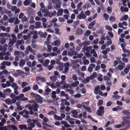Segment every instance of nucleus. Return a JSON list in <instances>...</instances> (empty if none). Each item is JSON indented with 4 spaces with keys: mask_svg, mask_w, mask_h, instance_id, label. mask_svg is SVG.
<instances>
[{
    "mask_svg": "<svg viewBox=\"0 0 130 130\" xmlns=\"http://www.w3.org/2000/svg\"><path fill=\"white\" fill-rule=\"evenodd\" d=\"M127 119H130V116L124 117H123L122 119L123 120V126H124L126 124H127V125L128 126H130V120H128Z\"/></svg>",
    "mask_w": 130,
    "mask_h": 130,
    "instance_id": "1",
    "label": "nucleus"
},
{
    "mask_svg": "<svg viewBox=\"0 0 130 130\" xmlns=\"http://www.w3.org/2000/svg\"><path fill=\"white\" fill-rule=\"evenodd\" d=\"M104 107L103 106H100L97 110L96 114L99 116L103 115L104 114Z\"/></svg>",
    "mask_w": 130,
    "mask_h": 130,
    "instance_id": "2",
    "label": "nucleus"
},
{
    "mask_svg": "<svg viewBox=\"0 0 130 130\" xmlns=\"http://www.w3.org/2000/svg\"><path fill=\"white\" fill-rule=\"evenodd\" d=\"M87 16L84 14L83 11H82L80 14H78L77 16V18L79 19H84Z\"/></svg>",
    "mask_w": 130,
    "mask_h": 130,
    "instance_id": "3",
    "label": "nucleus"
},
{
    "mask_svg": "<svg viewBox=\"0 0 130 130\" xmlns=\"http://www.w3.org/2000/svg\"><path fill=\"white\" fill-rule=\"evenodd\" d=\"M36 100L38 101L39 102L41 103L43 102V99L41 96L38 94L36 95L35 97Z\"/></svg>",
    "mask_w": 130,
    "mask_h": 130,
    "instance_id": "4",
    "label": "nucleus"
},
{
    "mask_svg": "<svg viewBox=\"0 0 130 130\" xmlns=\"http://www.w3.org/2000/svg\"><path fill=\"white\" fill-rule=\"evenodd\" d=\"M92 48V47L91 46L89 47L87 46H84L82 48V51L84 52H85V51H86L87 52H90Z\"/></svg>",
    "mask_w": 130,
    "mask_h": 130,
    "instance_id": "5",
    "label": "nucleus"
},
{
    "mask_svg": "<svg viewBox=\"0 0 130 130\" xmlns=\"http://www.w3.org/2000/svg\"><path fill=\"white\" fill-rule=\"evenodd\" d=\"M95 66V65L93 63H91L89 64V66L88 68V70L89 72H92L93 68H94Z\"/></svg>",
    "mask_w": 130,
    "mask_h": 130,
    "instance_id": "6",
    "label": "nucleus"
},
{
    "mask_svg": "<svg viewBox=\"0 0 130 130\" xmlns=\"http://www.w3.org/2000/svg\"><path fill=\"white\" fill-rule=\"evenodd\" d=\"M26 49L28 51H26V53H28V51H30L31 53H32V54H34V53H34L35 52L33 51L32 48L30 46L28 45L27 46Z\"/></svg>",
    "mask_w": 130,
    "mask_h": 130,
    "instance_id": "7",
    "label": "nucleus"
},
{
    "mask_svg": "<svg viewBox=\"0 0 130 130\" xmlns=\"http://www.w3.org/2000/svg\"><path fill=\"white\" fill-rule=\"evenodd\" d=\"M19 127L21 130H22L23 129H24L25 130H27L28 129L27 128L26 124H23L19 125Z\"/></svg>",
    "mask_w": 130,
    "mask_h": 130,
    "instance_id": "8",
    "label": "nucleus"
},
{
    "mask_svg": "<svg viewBox=\"0 0 130 130\" xmlns=\"http://www.w3.org/2000/svg\"><path fill=\"white\" fill-rule=\"evenodd\" d=\"M71 113L73 114V116L75 118H77V112L75 110H73L71 111Z\"/></svg>",
    "mask_w": 130,
    "mask_h": 130,
    "instance_id": "9",
    "label": "nucleus"
},
{
    "mask_svg": "<svg viewBox=\"0 0 130 130\" xmlns=\"http://www.w3.org/2000/svg\"><path fill=\"white\" fill-rule=\"evenodd\" d=\"M61 124L64 125V126L66 127H70V125L68 124L67 122L64 121H61Z\"/></svg>",
    "mask_w": 130,
    "mask_h": 130,
    "instance_id": "10",
    "label": "nucleus"
},
{
    "mask_svg": "<svg viewBox=\"0 0 130 130\" xmlns=\"http://www.w3.org/2000/svg\"><path fill=\"white\" fill-rule=\"evenodd\" d=\"M61 101L62 102L61 103H64V104L66 105L69 106L70 105V103L68 102L65 99H62L61 100Z\"/></svg>",
    "mask_w": 130,
    "mask_h": 130,
    "instance_id": "11",
    "label": "nucleus"
},
{
    "mask_svg": "<svg viewBox=\"0 0 130 130\" xmlns=\"http://www.w3.org/2000/svg\"><path fill=\"white\" fill-rule=\"evenodd\" d=\"M96 22L94 20L91 22L88 25V28L89 29H91L93 27V26L95 24Z\"/></svg>",
    "mask_w": 130,
    "mask_h": 130,
    "instance_id": "12",
    "label": "nucleus"
},
{
    "mask_svg": "<svg viewBox=\"0 0 130 130\" xmlns=\"http://www.w3.org/2000/svg\"><path fill=\"white\" fill-rule=\"evenodd\" d=\"M63 12V9L61 8L59 9L57 13V16H61L62 15V13Z\"/></svg>",
    "mask_w": 130,
    "mask_h": 130,
    "instance_id": "13",
    "label": "nucleus"
},
{
    "mask_svg": "<svg viewBox=\"0 0 130 130\" xmlns=\"http://www.w3.org/2000/svg\"><path fill=\"white\" fill-rule=\"evenodd\" d=\"M76 34H77L82 35L83 34V30L81 28L77 29L76 31Z\"/></svg>",
    "mask_w": 130,
    "mask_h": 130,
    "instance_id": "14",
    "label": "nucleus"
},
{
    "mask_svg": "<svg viewBox=\"0 0 130 130\" xmlns=\"http://www.w3.org/2000/svg\"><path fill=\"white\" fill-rule=\"evenodd\" d=\"M44 16L45 17H48L51 18L53 17V15L52 14L51 12H50L48 11L46 13L44 14Z\"/></svg>",
    "mask_w": 130,
    "mask_h": 130,
    "instance_id": "15",
    "label": "nucleus"
},
{
    "mask_svg": "<svg viewBox=\"0 0 130 130\" xmlns=\"http://www.w3.org/2000/svg\"><path fill=\"white\" fill-rule=\"evenodd\" d=\"M120 9L122 12H128V9L127 7L124 8L122 6H121V7Z\"/></svg>",
    "mask_w": 130,
    "mask_h": 130,
    "instance_id": "16",
    "label": "nucleus"
},
{
    "mask_svg": "<svg viewBox=\"0 0 130 130\" xmlns=\"http://www.w3.org/2000/svg\"><path fill=\"white\" fill-rule=\"evenodd\" d=\"M39 107V105L37 104H33V110L34 111H37L38 110V108Z\"/></svg>",
    "mask_w": 130,
    "mask_h": 130,
    "instance_id": "17",
    "label": "nucleus"
},
{
    "mask_svg": "<svg viewBox=\"0 0 130 130\" xmlns=\"http://www.w3.org/2000/svg\"><path fill=\"white\" fill-rule=\"evenodd\" d=\"M50 62V61L49 59H46L45 60L44 62H43L42 64L43 66L45 67H47Z\"/></svg>",
    "mask_w": 130,
    "mask_h": 130,
    "instance_id": "18",
    "label": "nucleus"
},
{
    "mask_svg": "<svg viewBox=\"0 0 130 130\" xmlns=\"http://www.w3.org/2000/svg\"><path fill=\"white\" fill-rule=\"evenodd\" d=\"M100 87L99 86H97L95 87L94 92L95 94L96 95L98 94V92L99 90H100Z\"/></svg>",
    "mask_w": 130,
    "mask_h": 130,
    "instance_id": "19",
    "label": "nucleus"
},
{
    "mask_svg": "<svg viewBox=\"0 0 130 130\" xmlns=\"http://www.w3.org/2000/svg\"><path fill=\"white\" fill-rule=\"evenodd\" d=\"M78 53L77 52H69L68 53V55L71 56H72L74 55H75L77 54Z\"/></svg>",
    "mask_w": 130,
    "mask_h": 130,
    "instance_id": "20",
    "label": "nucleus"
},
{
    "mask_svg": "<svg viewBox=\"0 0 130 130\" xmlns=\"http://www.w3.org/2000/svg\"><path fill=\"white\" fill-rule=\"evenodd\" d=\"M25 64V61L23 59H21L20 61L19 65L21 67H23Z\"/></svg>",
    "mask_w": 130,
    "mask_h": 130,
    "instance_id": "21",
    "label": "nucleus"
},
{
    "mask_svg": "<svg viewBox=\"0 0 130 130\" xmlns=\"http://www.w3.org/2000/svg\"><path fill=\"white\" fill-rule=\"evenodd\" d=\"M7 127L8 128L11 127L14 130H18L17 127L13 125H7Z\"/></svg>",
    "mask_w": 130,
    "mask_h": 130,
    "instance_id": "22",
    "label": "nucleus"
},
{
    "mask_svg": "<svg viewBox=\"0 0 130 130\" xmlns=\"http://www.w3.org/2000/svg\"><path fill=\"white\" fill-rule=\"evenodd\" d=\"M24 42L23 40H18L17 41L16 45H19L21 44H24Z\"/></svg>",
    "mask_w": 130,
    "mask_h": 130,
    "instance_id": "23",
    "label": "nucleus"
},
{
    "mask_svg": "<svg viewBox=\"0 0 130 130\" xmlns=\"http://www.w3.org/2000/svg\"><path fill=\"white\" fill-rule=\"evenodd\" d=\"M46 122H42V124L43 125V128L44 129H46V127H50L51 126L50 125H49L48 124L46 123Z\"/></svg>",
    "mask_w": 130,
    "mask_h": 130,
    "instance_id": "24",
    "label": "nucleus"
},
{
    "mask_svg": "<svg viewBox=\"0 0 130 130\" xmlns=\"http://www.w3.org/2000/svg\"><path fill=\"white\" fill-rule=\"evenodd\" d=\"M83 107L89 112H92L90 108L89 107L86 106L85 105H84L83 106Z\"/></svg>",
    "mask_w": 130,
    "mask_h": 130,
    "instance_id": "25",
    "label": "nucleus"
},
{
    "mask_svg": "<svg viewBox=\"0 0 130 130\" xmlns=\"http://www.w3.org/2000/svg\"><path fill=\"white\" fill-rule=\"evenodd\" d=\"M50 79L53 82H55L57 79V77L55 76H51L50 77Z\"/></svg>",
    "mask_w": 130,
    "mask_h": 130,
    "instance_id": "26",
    "label": "nucleus"
},
{
    "mask_svg": "<svg viewBox=\"0 0 130 130\" xmlns=\"http://www.w3.org/2000/svg\"><path fill=\"white\" fill-rule=\"evenodd\" d=\"M122 112L125 115L127 116H130V113L127 110H123Z\"/></svg>",
    "mask_w": 130,
    "mask_h": 130,
    "instance_id": "27",
    "label": "nucleus"
},
{
    "mask_svg": "<svg viewBox=\"0 0 130 130\" xmlns=\"http://www.w3.org/2000/svg\"><path fill=\"white\" fill-rule=\"evenodd\" d=\"M31 89L30 87L28 86L27 87H26L24 88L23 90V92H26L28 90H30Z\"/></svg>",
    "mask_w": 130,
    "mask_h": 130,
    "instance_id": "28",
    "label": "nucleus"
},
{
    "mask_svg": "<svg viewBox=\"0 0 130 130\" xmlns=\"http://www.w3.org/2000/svg\"><path fill=\"white\" fill-rule=\"evenodd\" d=\"M54 45L56 46H58L60 44V42L57 40L54 41Z\"/></svg>",
    "mask_w": 130,
    "mask_h": 130,
    "instance_id": "29",
    "label": "nucleus"
},
{
    "mask_svg": "<svg viewBox=\"0 0 130 130\" xmlns=\"http://www.w3.org/2000/svg\"><path fill=\"white\" fill-rule=\"evenodd\" d=\"M103 17L104 18L105 20L106 21H107L108 20L109 17V15L107 14L106 13H105L103 14Z\"/></svg>",
    "mask_w": 130,
    "mask_h": 130,
    "instance_id": "30",
    "label": "nucleus"
},
{
    "mask_svg": "<svg viewBox=\"0 0 130 130\" xmlns=\"http://www.w3.org/2000/svg\"><path fill=\"white\" fill-rule=\"evenodd\" d=\"M90 79L89 77L88 76L87 77L85 80H84L83 81V83L84 84H86V83L89 82Z\"/></svg>",
    "mask_w": 130,
    "mask_h": 130,
    "instance_id": "31",
    "label": "nucleus"
},
{
    "mask_svg": "<svg viewBox=\"0 0 130 130\" xmlns=\"http://www.w3.org/2000/svg\"><path fill=\"white\" fill-rule=\"evenodd\" d=\"M54 118L56 120H61L62 119V118L61 117L56 115L54 116Z\"/></svg>",
    "mask_w": 130,
    "mask_h": 130,
    "instance_id": "32",
    "label": "nucleus"
},
{
    "mask_svg": "<svg viewBox=\"0 0 130 130\" xmlns=\"http://www.w3.org/2000/svg\"><path fill=\"white\" fill-rule=\"evenodd\" d=\"M55 33L57 35H60V32H59V29L57 28H56L55 29Z\"/></svg>",
    "mask_w": 130,
    "mask_h": 130,
    "instance_id": "33",
    "label": "nucleus"
},
{
    "mask_svg": "<svg viewBox=\"0 0 130 130\" xmlns=\"http://www.w3.org/2000/svg\"><path fill=\"white\" fill-rule=\"evenodd\" d=\"M47 51L49 52H50L51 51V50L52 49V46L50 45H47Z\"/></svg>",
    "mask_w": 130,
    "mask_h": 130,
    "instance_id": "34",
    "label": "nucleus"
},
{
    "mask_svg": "<svg viewBox=\"0 0 130 130\" xmlns=\"http://www.w3.org/2000/svg\"><path fill=\"white\" fill-rule=\"evenodd\" d=\"M91 31L90 30H88L86 32L84 33V35L85 36H88L91 34Z\"/></svg>",
    "mask_w": 130,
    "mask_h": 130,
    "instance_id": "35",
    "label": "nucleus"
},
{
    "mask_svg": "<svg viewBox=\"0 0 130 130\" xmlns=\"http://www.w3.org/2000/svg\"><path fill=\"white\" fill-rule=\"evenodd\" d=\"M109 20L111 22H114L116 21V18L114 16H111L109 18Z\"/></svg>",
    "mask_w": 130,
    "mask_h": 130,
    "instance_id": "36",
    "label": "nucleus"
},
{
    "mask_svg": "<svg viewBox=\"0 0 130 130\" xmlns=\"http://www.w3.org/2000/svg\"><path fill=\"white\" fill-rule=\"evenodd\" d=\"M103 101L102 100H99L98 102L97 103V105L99 106H100L103 104Z\"/></svg>",
    "mask_w": 130,
    "mask_h": 130,
    "instance_id": "37",
    "label": "nucleus"
},
{
    "mask_svg": "<svg viewBox=\"0 0 130 130\" xmlns=\"http://www.w3.org/2000/svg\"><path fill=\"white\" fill-rule=\"evenodd\" d=\"M82 4V2H80V3L77 5V10H80L81 9V8H80V10L79 9V8H80L81 5Z\"/></svg>",
    "mask_w": 130,
    "mask_h": 130,
    "instance_id": "38",
    "label": "nucleus"
},
{
    "mask_svg": "<svg viewBox=\"0 0 130 130\" xmlns=\"http://www.w3.org/2000/svg\"><path fill=\"white\" fill-rule=\"evenodd\" d=\"M24 4L25 5L27 6L30 4V2L28 0H26L24 1Z\"/></svg>",
    "mask_w": 130,
    "mask_h": 130,
    "instance_id": "39",
    "label": "nucleus"
},
{
    "mask_svg": "<svg viewBox=\"0 0 130 130\" xmlns=\"http://www.w3.org/2000/svg\"><path fill=\"white\" fill-rule=\"evenodd\" d=\"M35 21H34V18L33 17H31L29 21V23L30 24H32L34 23Z\"/></svg>",
    "mask_w": 130,
    "mask_h": 130,
    "instance_id": "40",
    "label": "nucleus"
},
{
    "mask_svg": "<svg viewBox=\"0 0 130 130\" xmlns=\"http://www.w3.org/2000/svg\"><path fill=\"white\" fill-rule=\"evenodd\" d=\"M69 87V85L68 84H66L65 85H63L61 86V88L62 89H65Z\"/></svg>",
    "mask_w": 130,
    "mask_h": 130,
    "instance_id": "41",
    "label": "nucleus"
},
{
    "mask_svg": "<svg viewBox=\"0 0 130 130\" xmlns=\"http://www.w3.org/2000/svg\"><path fill=\"white\" fill-rule=\"evenodd\" d=\"M6 39L5 38H3L1 39V43L2 44H3L6 42Z\"/></svg>",
    "mask_w": 130,
    "mask_h": 130,
    "instance_id": "42",
    "label": "nucleus"
},
{
    "mask_svg": "<svg viewBox=\"0 0 130 130\" xmlns=\"http://www.w3.org/2000/svg\"><path fill=\"white\" fill-rule=\"evenodd\" d=\"M84 44V46H86L87 45H89L90 44V42L89 41H85L83 42Z\"/></svg>",
    "mask_w": 130,
    "mask_h": 130,
    "instance_id": "43",
    "label": "nucleus"
},
{
    "mask_svg": "<svg viewBox=\"0 0 130 130\" xmlns=\"http://www.w3.org/2000/svg\"><path fill=\"white\" fill-rule=\"evenodd\" d=\"M83 64L84 65L88 64L89 63V61L87 59H85L83 61Z\"/></svg>",
    "mask_w": 130,
    "mask_h": 130,
    "instance_id": "44",
    "label": "nucleus"
},
{
    "mask_svg": "<svg viewBox=\"0 0 130 130\" xmlns=\"http://www.w3.org/2000/svg\"><path fill=\"white\" fill-rule=\"evenodd\" d=\"M69 68L68 67H66L64 69V70L62 71L63 72L65 73L67 72L69 70Z\"/></svg>",
    "mask_w": 130,
    "mask_h": 130,
    "instance_id": "45",
    "label": "nucleus"
},
{
    "mask_svg": "<svg viewBox=\"0 0 130 130\" xmlns=\"http://www.w3.org/2000/svg\"><path fill=\"white\" fill-rule=\"evenodd\" d=\"M27 20V17L24 16V17L22 18V22H26Z\"/></svg>",
    "mask_w": 130,
    "mask_h": 130,
    "instance_id": "46",
    "label": "nucleus"
},
{
    "mask_svg": "<svg viewBox=\"0 0 130 130\" xmlns=\"http://www.w3.org/2000/svg\"><path fill=\"white\" fill-rule=\"evenodd\" d=\"M6 103L8 105H11L12 104V101L11 100H6Z\"/></svg>",
    "mask_w": 130,
    "mask_h": 130,
    "instance_id": "47",
    "label": "nucleus"
},
{
    "mask_svg": "<svg viewBox=\"0 0 130 130\" xmlns=\"http://www.w3.org/2000/svg\"><path fill=\"white\" fill-rule=\"evenodd\" d=\"M4 93L8 92H10L11 91V90L9 88H7L6 89L4 90Z\"/></svg>",
    "mask_w": 130,
    "mask_h": 130,
    "instance_id": "48",
    "label": "nucleus"
},
{
    "mask_svg": "<svg viewBox=\"0 0 130 130\" xmlns=\"http://www.w3.org/2000/svg\"><path fill=\"white\" fill-rule=\"evenodd\" d=\"M112 104V102L111 101H109L106 103V105L107 107H109Z\"/></svg>",
    "mask_w": 130,
    "mask_h": 130,
    "instance_id": "49",
    "label": "nucleus"
},
{
    "mask_svg": "<svg viewBox=\"0 0 130 130\" xmlns=\"http://www.w3.org/2000/svg\"><path fill=\"white\" fill-rule=\"evenodd\" d=\"M8 78L9 79L10 82H11L12 83L14 82V79L11 76H8Z\"/></svg>",
    "mask_w": 130,
    "mask_h": 130,
    "instance_id": "50",
    "label": "nucleus"
},
{
    "mask_svg": "<svg viewBox=\"0 0 130 130\" xmlns=\"http://www.w3.org/2000/svg\"><path fill=\"white\" fill-rule=\"evenodd\" d=\"M0 96L1 98H5L6 97V95L4 93H2V91H0Z\"/></svg>",
    "mask_w": 130,
    "mask_h": 130,
    "instance_id": "51",
    "label": "nucleus"
},
{
    "mask_svg": "<svg viewBox=\"0 0 130 130\" xmlns=\"http://www.w3.org/2000/svg\"><path fill=\"white\" fill-rule=\"evenodd\" d=\"M120 97L118 95H113L112 98L116 100H118L120 98Z\"/></svg>",
    "mask_w": 130,
    "mask_h": 130,
    "instance_id": "52",
    "label": "nucleus"
},
{
    "mask_svg": "<svg viewBox=\"0 0 130 130\" xmlns=\"http://www.w3.org/2000/svg\"><path fill=\"white\" fill-rule=\"evenodd\" d=\"M61 107L60 108V109L61 110H63L65 109V107L64 106V103H61Z\"/></svg>",
    "mask_w": 130,
    "mask_h": 130,
    "instance_id": "53",
    "label": "nucleus"
},
{
    "mask_svg": "<svg viewBox=\"0 0 130 130\" xmlns=\"http://www.w3.org/2000/svg\"><path fill=\"white\" fill-rule=\"evenodd\" d=\"M46 87L47 88V89H45V92L48 94L51 91V90L48 87L46 86Z\"/></svg>",
    "mask_w": 130,
    "mask_h": 130,
    "instance_id": "54",
    "label": "nucleus"
},
{
    "mask_svg": "<svg viewBox=\"0 0 130 130\" xmlns=\"http://www.w3.org/2000/svg\"><path fill=\"white\" fill-rule=\"evenodd\" d=\"M29 28L30 29L33 30L34 28H36V26H35L34 25H30Z\"/></svg>",
    "mask_w": 130,
    "mask_h": 130,
    "instance_id": "55",
    "label": "nucleus"
},
{
    "mask_svg": "<svg viewBox=\"0 0 130 130\" xmlns=\"http://www.w3.org/2000/svg\"><path fill=\"white\" fill-rule=\"evenodd\" d=\"M58 20L60 22H64L65 21L64 19L62 17L59 18H58Z\"/></svg>",
    "mask_w": 130,
    "mask_h": 130,
    "instance_id": "56",
    "label": "nucleus"
},
{
    "mask_svg": "<svg viewBox=\"0 0 130 130\" xmlns=\"http://www.w3.org/2000/svg\"><path fill=\"white\" fill-rule=\"evenodd\" d=\"M35 24L38 28H39L41 26V23L39 22H36Z\"/></svg>",
    "mask_w": 130,
    "mask_h": 130,
    "instance_id": "57",
    "label": "nucleus"
},
{
    "mask_svg": "<svg viewBox=\"0 0 130 130\" xmlns=\"http://www.w3.org/2000/svg\"><path fill=\"white\" fill-rule=\"evenodd\" d=\"M125 67H123L122 65L119 64L118 66L119 69L120 70H122Z\"/></svg>",
    "mask_w": 130,
    "mask_h": 130,
    "instance_id": "58",
    "label": "nucleus"
},
{
    "mask_svg": "<svg viewBox=\"0 0 130 130\" xmlns=\"http://www.w3.org/2000/svg\"><path fill=\"white\" fill-rule=\"evenodd\" d=\"M100 89L101 90H104L106 89L105 85H102L101 86Z\"/></svg>",
    "mask_w": 130,
    "mask_h": 130,
    "instance_id": "59",
    "label": "nucleus"
},
{
    "mask_svg": "<svg viewBox=\"0 0 130 130\" xmlns=\"http://www.w3.org/2000/svg\"><path fill=\"white\" fill-rule=\"evenodd\" d=\"M7 33H0V36L1 37H5L6 36Z\"/></svg>",
    "mask_w": 130,
    "mask_h": 130,
    "instance_id": "60",
    "label": "nucleus"
},
{
    "mask_svg": "<svg viewBox=\"0 0 130 130\" xmlns=\"http://www.w3.org/2000/svg\"><path fill=\"white\" fill-rule=\"evenodd\" d=\"M72 78L75 81L77 80V77L75 75H73L72 76Z\"/></svg>",
    "mask_w": 130,
    "mask_h": 130,
    "instance_id": "61",
    "label": "nucleus"
},
{
    "mask_svg": "<svg viewBox=\"0 0 130 130\" xmlns=\"http://www.w3.org/2000/svg\"><path fill=\"white\" fill-rule=\"evenodd\" d=\"M38 87L37 85H34L33 87V89L34 90H36L38 89Z\"/></svg>",
    "mask_w": 130,
    "mask_h": 130,
    "instance_id": "62",
    "label": "nucleus"
},
{
    "mask_svg": "<svg viewBox=\"0 0 130 130\" xmlns=\"http://www.w3.org/2000/svg\"><path fill=\"white\" fill-rule=\"evenodd\" d=\"M19 21L18 18H17L15 19V21L14 22V24L15 25H16L19 24Z\"/></svg>",
    "mask_w": 130,
    "mask_h": 130,
    "instance_id": "63",
    "label": "nucleus"
},
{
    "mask_svg": "<svg viewBox=\"0 0 130 130\" xmlns=\"http://www.w3.org/2000/svg\"><path fill=\"white\" fill-rule=\"evenodd\" d=\"M15 41L14 40H12L11 41H10L9 43V44L12 45L15 42Z\"/></svg>",
    "mask_w": 130,
    "mask_h": 130,
    "instance_id": "64",
    "label": "nucleus"
}]
</instances>
